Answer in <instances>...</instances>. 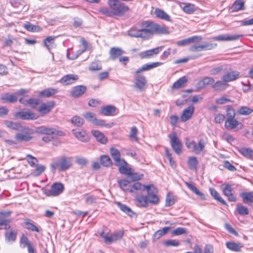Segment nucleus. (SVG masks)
<instances>
[{
  "instance_id": "1",
  "label": "nucleus",
  "mask_w": 253,
  "mask_h": 253,
  "mask_svg": "<svg viewBox=\"0 0 253 253\" xmlns=\"http://www.w3.org/2000/svg\"><path fill=\"white\" fill-rule=\"evenodd\" d=\"M195 141L193 138L186 137L185 144L186 148L195 154H200L203 152L209 143L208 137L203 133H200Z\"/></svg>"
},
{
  "instance_id": "2",
  "label": "nucleus",
  "mask_w": 253,
  "mask_h": 253,
  "mask_svg": "<svg viewBox=\"0 0 253 253\" xmlns=\"http://www.w3.org/2000/svg\"><path fill=\"white\" fill-rule=\"evenodd\" d=\"M227 119L224 122V127L226 129L240 130L244 128L243 124L235 118L236 113L231 105H227L226 108Z\"/></svg>"
},
{
  "instance_id": "3",
  "label": "nucleus",
  "mask_w": 253,
  "mask_h": 253,
  "mask_svg": "<svg viewBox=\"0 0 253 253\" xmlns=\"http://www.w3.org/2000/svg\"><path fill=\"white\" fill-rule=\"evenodd\" d=\"M37 131L38 133L44 135L42 137V140L45 142H49L56 138L65 135V132L62 130L44 126L38 127Z\"/></svg>"
},
{
  "instance_id": "4",
  "label": "nucleus",
  "mask_w": 253,
  "mask_h": 253,
  "mask_svg": "<svg viewBox=\"0 0 253 253\" xmlns=\"http://www.w3.org/2000/svg\"><path fill=\"white\" fill-rule=\"evenodd\" d=\"M110 230L107 227H104L100 233V237L103 239L104 243L111 244L113 242L121 240L124 235V230L116 231L113 234L109 235Z\"/></svg>"
},
{
  "instance_id": "5",
  "label": "nucleus",
  "mask_w": 253,
  "mask_h": 253,
  "mask_svg": "<svg viewBox=\"0 0 253 253\" xmlns=\"http://www.w3.org/2000/svg\"><path fill=\"white\" fill-rule=\"evenodd\" d=\"M149 39L152 38L154 34L165 35L169 34V28L165 25H160L151 21H147Z\"/></svg>"
},
{
  "instance_id": "6",
  "label": "nucleus",
  "mask_w": 253,
  "mask_h": 253,
  "mask_svg": "<svg viewBox=\"0 0 253 253\" xmlns=\"http://www.w3.org/2000/svg\"><path fill=\"white\" fill-rule=\"evenodd\" d=\"M140 28L136 27L131 28L128 31V35L131 37L140 38L144 40H149L147 21L141 22Z\"/></svg>"
},
{
  "instance_id": "7",
  "label": "nucleus",
  "mask_w": 253,
  "mask_h": 253,
  "mask_svg": "<svg viewBox=\"0 0 253 253\" xmlns=\"http://www.w3.org/2000/svg\"><path fill=\"white\" fill-rule=\"evenodd\" d=\"M108 4L110 8L113 10L114 16H124L129 10L128 6L118 0H109Z\"/></svg>"
},
{
  "instance_id": "8",
  "label": "nucleus",
  "mask_w": 253,
  "mask_h": 253,
  "mask_svg": "<svg viewBox=\"0 0 253 253\" xmlns=\"http://www.w3.org/2000/svg\"><path fill=\"white\" fill-rule=\"evenodd\" d=\"M72 161L71 157L62 156L58 160L52 163L50 167L53 170L57 169L59 171H65L72 167Z\"/></svg>"
},
{
  "instance_id": "9",
  "label": "nucleus",
  "mask_w": 253,
  "mask_h": 253,
  "mask_svg": "<svg viewBox=\"0 0 253 253\" xmlns=\"http://www.w3.org/2000/svg\"><path fill=\"white\" fill-rule=\"evenodd\" d=\"M147 191L148 202L152 205H156L160 202V199L158 197V190L153 184H149L145 187Z\"/></svg>"
},
{
  "instance_id": "10",
  "label": "nucleus",
  "mask_w": 253,
  "mask_h": 253,
  "mask_svg": "<svg viewBox=\"0 0 253 253\" xmlns=\"http://www.w3.org/2000/svg\"><path fill=\"white\" fill-rule=\"evenodd\" d=\"M64 190V185L61 182H54L51 185L50 189L43 188L44 195L47 197H56L61 194Z\"/></svg>"
},
{
  "instance_id": "11",
  "label": "nucleus",
  "mask_w": 253,
  "mask_h": 253,
  "mask_svg": "<svg viewBox=\"0 0 253 253\" xmlns=\"http://www.w3.org/2000/svg\"><path fill=\"white\" fill-rule=\"evenodd\" d=\"M34 131L28 127H24L20 133L15 135V138L18 142L29 141L33 138Z\"/></svg>"
},
{
  "instance_id": "12",
  "label": "nucleus",
  "mask_w": 253,
  "mask_h": 253,
  "mask_svg": "<svg viewBox=\"0 0 253 253\" xmlns=\"http://www.w3.org/2000/svg\"><path fill=\"white\" fill-rule=\"evenodd\" d=\"M217 44L215 42H205L201 44L191 45L188 50L191 52H201L202 51L211 50L215 48Z\"/></svg>"
},
{
  "instance_id": "13",
  "label": "nucleus",
  "mask_w": 253,
  "mask_h": 253,
  "mask_svg": "<svg viewBox=\"0 0 253 253\" xmlns=\"http://www.w3.org/2000/svg\"><path fill=\"white\" fill-rule=\"evenodd\" d=\"M170 139V143L173 151L178 155L181 153L182 150V143L177 137L175 132L169 135Z\"/></svg>"
},
{
  "instance_id": "14",
  "label": "nucleus",
  "mask_w": 253,
  "mask_h": 253,
  "mask_svg": "<svg viewBox=\"0 0 253 253\" xmlns=\"http://www.w3.org/2000/svg\"><path fill=\"white\" fill-rule=\"evenodd\" d=\"M222 192L229 202H236L237 200L236 193L230 184L225 183L222 185Z\"/></svg>"
},
{
  "instance_id": "15",
  "label": "nucleus",
  "mask_w": 253,
  "mask_h": 253,
  "mask_svg": "<svg viewBox=\"0 0 253 253\" xmlns=\"http://www.w3.org/2000/svg\"><path fill=\"white\" fill-rule=\"evenodd\" d=\"M14 117L23 120H34L38 119L39 117L38 114L30 110L21 111L16 112Z\"/></svg>"
},
{
  "instance_id": "16",
  "label": "nucleus",
  "mask_w": 253,
  "mask_h": 253,
  "mask_svg": "<svg viewBox=\"0 0 253 253\" xmlns=\"http://www.w3.org/2000/svg\"><path fill=\"white\" fill-rule=\"evenodd\" d=\"M55 106L54 101H49L46 102H42L38 107L37 111L42 115H45L50 112Z\"/></svg>"
},
{
  "instance_id": "17",
  "label": "nucleus",
  "mask_w": 253,
  "mask_h": 253,
  "mask_svg": "<svg viewBox=\"0 0 253 253\" xmlns=\"http://www.w3.org/2000/svg\"><path fill=\"white\" fill-rule=\"evenodd\" d=\"M203 40L201 36H193L186 39L177 41L176 44L178 46H184L187 45L201 42Z\"/></svg>"
},
{
  "instance_id": "18",
  "label": "nucleus",
  "mask_w": 253,
  "mask_h": 253,
  "mask_svg": "<svg viewBox=\"0 0 253 253\" xmlns=\"http://www.w3.org/2000/svg\"><path fill=\"white\" fill-rule=\"evenodd\" d=\"M163 47V46H160L142 51L139 53V57L141 59L150 58L159 53Z\"/></svg>"
},
{
  "instance_id": "19",
  "label": "nucleus",
  "mask_w": 253,
  "mask_h": 253,
  "mask_svg": "<svg viewBox=\"0 0 253 253\" xmlns=\"http://www.w3.org/2000/svg\"><path fill=\"white\" fill-rule=\"evenodd\" d=\"M242 34L230 35L229 34L220 35L211 38V39L216 41H232L239 40L243 37Z\"/></svg>"
},
{
  "instance_id": "20",
  "label": "nucleus",
  "mask_w": 253,
  "mask_h": 253,
  "mask_svg": "<svg viewBox=\"0 0 253 253\" xmlns=\"http://www.w3.org/2000/svg\"><path fill=\"white\" fill-rule=\"evenodd\" d=\"M134 86L140 90L144 89L146 86L147 80L145 77L140 74H135L134 73Z\"/></svg>"
},
{
  "instance_id": "21",
  "label": "nucleus",
  "mask_w": 253,
  "mask_h": 253,
  "mask_svg": "<svg viewBox=\"0 0 253 253\" xmlns=\"http://www.w3.org/2000/svg\"><path fill=\"white\" fill-rule=\"evenodd\" d=\"M79 79V76L75 74H67L63 76L59 81L63 85H69L74 84Z\"/></svg>"
},
{
  "instance_id": "22",
  "label": "nucleus",
  "mask_w": 253,
  "mask_h": 253,
  "mask_svg": "<svg viewBox=\"0 0 253 253\" xmlns=\"http://www.w3.org/2000/svg\"><path fill=\"white\" fill-rule=\"evenodd\" d=\"M72 132L74 136L81 141L86 142H88L90 139L89 134L84 129L80 128L73 129Z\"/></svg>"
},
{
  "instance_id": "23",
  "label": "nucleus",
  "mask_w": 253,
  "mask_h": 253,
  "mask_svg": "<svg viewBox=\"0 0 253 253\" xmlns=\"http://www.w3.org/2000/svg\"><path fill=\"white\" fill-rule=\"evenodd\" d=\"M86 90V86L84 85H76L72 88L70 95L74 98H79L83 95Z\"/></svg>"
},
{
  "instance_id": "24",
  "label": "nucleus",
  "mask_w": 253,
  "mask_h": 253,
  "mask_svg": "<svg viewBox=\"0 0 253 253\" xmlns=\"http://www.w3.org/2000/svg\"><path fill=\"white\" fill-rule=\"evenodd\" d=\"M194 107L192 105L189 106L184 109L180 115V121L185 122L190 120L194 114Z\"/></svg>"
},
{
  "instance_id": "25",
  "label": "nucleus",
  "mask_w": 253,
  "mask_h": 253,
  "mask_svg": "<svg viewBox=\"0 0 253 253\" xmlns=\"http://www.w3.org/2000/svg\"><path fill=\"white\" fill-rule=\"evenodd\" d=\"M240 77V73L237 71H230L226 72L222 76V80H224L227 83L233 82L238 79Z\"/></svg>"
},
{
  "instance_id": "26",
  "label": "nucleus",
  "mask_w": 253,
  "mask_h": 253,
  "mask_svg": "<svg viewBox=\"0 0 253 253\" xmlns=\"http://www.w3.org/2000/svg\"><path fill=\"white\" fill-rule=\"evenodd\" d=\"M163 64L162 62H156L150 63H147L143 65L140 68L135 71V74H140L141 72L150 70L153 68L159 67Z\"/></svg>"
},
{
  "instance_id": "27",
  "label": "nucleus",
  "mask_w": 253,
  "mask_h": 253,
  "mask_svg": "<svg viewBox=\"0 0 253 253\" xmlns=\"http://www.w3.org/2000/svg\"><path fill=\"white\" fill-rule=\"evenodd\" d=\"M118 164L119 165H116V166L119 167V170L121 173L126 175L127 176L129 174H131L132 169L129 167L128 164L125 160H123Z\"/></svg>"
},
{
  "instance_id": "28",
  "label": "nucleus",
  "mask_w": 253,
  "mask_h": 253,
  "mask_svg": "<svg viewBox=\"0 0 253 253\" xmlns=\"http://www.w3.org/2000/svg\"><path fill=\"white\" fill-rule=\"evenodd\" d=\"M0 100L3 103H14L18 100L17 94L5 93L0 96Z\"/></svg>"
},
{
  "instance_id": "29",
  "label": "nucleus",
  "mask_w": 253,
  "mask_h": 253,
  "mask_svg": "<svg viewBox=\"0 0 253 253\" xmlns=\"http://www.w3.org/2000/svg\"><path fill=\"white\" fill-rule=\"evenodd\" d=\"M147 200L146 196L142 194L137 195L135 198L136 205L139 208H147L148 206Z\"/></svg>"
},
{
  "instance_id": "30",
  "label": "nucleus",
  "mask_w": 253,
  "mask_h": 253,
  "mask_svg": "<svg viewBox=\"0 0 253 253\" xmlns=\"http://www.w3.org/2000/svg\"><path fill=\"white\" fill-rule=\"evenodd\" d=\"M214 80L212 77H206L200 80L197 83V86L199 89H202L207 86L211 85L212 88Z\"/></svg>"
},
{
  "instance_id": "31",
  "label": "nucleus",
  "mask_w": 253,
  "mask_h": 253,
  "mask_svg": "<svg viewBox=\"0 0 253 253\" xmlns=\"http://www.w3.org/2000/svg\"><path fill=\"white\" fill-rule=\"evenodd\" d=\"M229 86L228 83L221 79V80H217L213 82L212 89L215 91H222L225 90Z\"/></svg>"
},
{
  "instance_id": "32",
  "label": "nucleus",
  "mask_w": 253,
  "mask_h": 253,
  "mask_svg": "<svg viewBox=\"0 0 253 253\" xmlns=\"http://www.w3.org/2000/svg\"><path fill=\"white\" fill-rule=\"evenodd\" d=\"M117 108L113 105H107L102 107L100 114L105 116H113L115 115Z\"/></svg>"
},
{
  "instance_id": "33",
  "label": "nucleus",
  "mask_w": 253,
  "mask_h": 253,
  "mask_svg": "<svg viewBox=\"0 0 253 253\" xmlns=\"http://www.w3.org/2000/svg\"><path fill=\"white\" fill-rule=\"evenodd\" d=\"M226 247L228 250L233 252H240L244 245L241 243L229 241L226 243Z\"/></svg>"
},
{
  "instance_id": "34",
  "label": "nucleus",
  "mask_w": 253,
  "mask_h": 253,
  "mask_svg": "<svg viewBox=\"0 0 253 253\" xmlns=\"http://www.w3.org/2000/svg\"><path fill=\"white\" fill-rule=\"evenodd\" d=\"M154 14L158 18L166 21H171L170 16L162 9L156 8L154 10Z\"/></svg>"
},
{
  "instance_id": "35",
  "label": "nucleus",
  "mask_w": 253,
  "mask_h": 253,
  "mask_svg": "<svg viewBox=\"0 0 253 253\" xmlns=\"http://www.w3.org/2000/svg\"><path fill=\"white\" fill-rule=\"evenodd\" d=\"M91 132L98 142L103 144L107 143L108 141L107 138L102 132L96 130H93Z\"/></svg>"
},
{
  "instance_id": "36",
  "label": "nucleus",
  "mask_w": 253,
  "mask_h": 253,
  "mask_svg": "<svg viewBox=\"0 0 253 253\" xmlns=\"http://www.w3.org/2000/svg\"><path fill=\"white\" fill-rule=\"evenodd\" d=\"M85 204L87 205H92L97 204L98 198L89 193H86L83 195Z\"/></svg>"
},
{
  "instance_id": "37",
  "label": "nucleus",
  "mask_w": 253,
  "mask_h": 253,
  "mask_svg": "<svg viewBox=\"0 0 253 253\" xmlns=\"http://www.w3.org/2000/svg\"><path fill=\"white\" fill-rule=\"evenodd\" d=\"M188 81V79L186 76H183L175 82L171 86L172 89H179L183 87Z\"/></svg>"
},
{
  "instance_id": "38",
  "label": "nucleus",
  "mask_w": 253,
  "mask_h": 253,
  "mask_svg": "<svg viewBox=\"0 0 253 253\" xmlns=\"http://www.w3.org/2000/svg\"><path fill=\"white\" fill-rule=\"evenodd\" d=\"M57 92V88H47L42 90L39 93V96L42 97L49 98L55 94Z\"/></svg>"
},
{
  "instance_id": "39",
  "label": "nucleus",
  "mask_w": 253,
  "mask_h": 253,
  "mask_svg": "<svg viewBox=\"0 0 253 253\" xmlns=\"http://www.w3.org/2000/svg\"><path fill=\"white\" fill-rule=\"evenodd\" d=\"M110 153L115 162V165H119L118 163L123 160L121 158V154L118 149L114 147H111L110 150Z\"/></svg>"
},
{
  "instance_id": "40",
  "label": "nucleus",
  "mask_w": 253,
  "mask_h": 253,
  "mask_svg": "<svg viewBox=\"0 0 253 253\" xmlns=\"http://www.w3.org/2000/svg\"><path fill=\"white\" fill-rule=\"evenodd\" d=\"M11 213L10 211H0V225H7L11 222L10 219H5L4 218L10 216Z\"/></svg>"
},
{
  "instance_id": "41",
  "label": "nucleus",
  "mask_w": 253,
  "mask_h": 253,
  "mask_svg": "<svg viewBox=\"0 0 253 253\" xmlns=\"http://www.w3.org/2000/svg\"><path fill=\"white\" fill-rule=\"evenodd\" d=\"M124 53V51L121 48L115 47H112L109 52L110 58L113 60L118 58Z\"/></svg>"
},
{
  "instance_id": "42",
  "label": "nucleus",
  "mask_w": 253,
  "mask_h": 253,
  "mask_svg": "<svg viewBox=\"0 0 253 253\" xmlns=\"http://www.w3.org/2000/svg\"><path fill=\"white\" fill-rule=\"evenodd\" d=\"M243 202L251 205L253 203V191L248 192H243L241 194Z\"/></svg>"
},
{
  "instance_id": "43",
  "label": "nucleus",
  "mask_w": 253,
  "mask_h": 253,
  "mask_svg": "<svg viewBox=\"0 0 253 253\" xmlns=\"http://www.w3.org/2000/svg\"><path fill=\"white\" fill-rule=\"evenodd\" d=\"M210 193L212 197L223 205L227 206L226 202L221 197L220 194L214 188H211Z\"/></svg>"
},
{
  "instance_id": "44",
  "label": "nucleus",
  "mask_w": 253,
  "mask_h": 253,
  "mask_svg": "<svg viewBox=\"0 0 253 253\" xmlns=\"http://www.w3.org/2000/svg\"><path fill=\"white\" fill-rule=\"evenodd\" d=\"M116 204L123 212L126 213L128 215L132 216L133 214H134V212L129 207L126 205L123 204L120 202H117L116 203Z\"/></svg>"
},
{
  "instance_id": "45",
  "label": "nucleus",
  "mask_w": 253,
  "mask_h": 253,
  "mask_svg": "<svg viewBox=\"0 0 253 253\" xmlns=\"http://www.w3.org/2000/svg\"><path fill=\"white\" fill-rule=\"evenodd\" d=\"M245 2L243 0H236L231 6L233 11H238L245 9Z\"/></svg>"
},
{
  "instance_id": "46",
  "label": "nucleus",
  "mask_w": 253,
  "mask_h": 253,
  "mask_svg": "<svg viewBox=\"0 0 253 253\" xmlns=\"http://www.w3.org/2000/svg\"><path fill=\"white\" fill-rule=\"evenodd\" d=\"M182 10L186 14H191L196 11L197 10V7L194 4L185 3L182 7Z\"/></svg>"
},
{
  "instance_id": "47",
  "label": "nucleus",
  "mask_w": 253,
  "mask_h": 253,
  "mask_svg": "<svg viewBox=\"0 0 253 253\" xmlns=\"http://www.w3.org/2000/svg\"><path fill=\"white\" fill-rule=\"evenodd\" d=\"M147 185H142L139 182H134L132 184H131L129 192L130 193H136L138 191L145 189V187Z\"/></svg>"
},
{
  "instance_id": "48",
  "label": "nucleus",
  "mask_w": 253,
  "mask_h": 253,
  "mask_svg": "<svg viewBox=\"0 0 253 253\" xmlns=\"http://www.w3.org/2000/svg\"><path fill=\"white\" fill-rule=\"evenodd\" d=\"M185 184L189 189L195 194L199 196L202 199L205 200L206 199L205 194L200 192L194 184L188 182H186Z\"/></svg>"
},
{
  "instance_id": "49",
  "label": "nucleus",
  "mask_w": 253,
  "mask_h": 253,
  "mask_svg": "<svg viewBox=\"0 0 253 253\" xmlns=\"http://www.w3.org/2000/svg\"><path fill=\"white\" fill-rule=\"evenodd\" d=\"M24 226L27 229L32 231L39 232V228L34 224V222L29 219H26L24 222Z\"/></svg>"
},
{
  "instance_id": "50",
  "label": "nucleus",
  "mask_w": 253,
  "mask_h": 253,
  "mask_svg": "<svg viewBox=\"0 0 253 253\" xmlns=\"http://www.w3.org/2000/svg\"><path fill=\"white\" fill-rule=\"evenodd\" d=\"M100 163L105 167H110L113 165L111 159L110 157L107 155H103L100 156Z\"/></svg>"
},
{
  "instance_id": "51",
  "label": "nucleus",
  "mask_w": 253,
  "mask_h": 253,
  "mask_svg": "<svg viewBox=\"0 0 253 253\" xmlns=\"http://www.w3.org/2000/svg\"><path fill=\"white\" fill-rule=\"evenodd\" d=\"M121 188L124 191L129 192L131 182L127 179H121L118 181Z\"/></svg>"
},
{
  "instance_id": "52",
  "label": "nucleus",
  "mask_w": 253,
  "mask_h": 253,
  "mask_svg": "<svg viewBox=\"0 0 253 253\" xmlns=\"http://www.w3.org/2000/svg\"><path fill=\"white\" fill-rule=\"evenodd\" d=\"M253 113V109L248 106H241L238 110V114L241 116H249Z\"/></svg>"
},
{
  "instance_id": "53",
  "label": "nucleus",
  "mask_w": 253,
  "mask_h": 253,
  "mask_svg": "<svg viewBox=\"0 0 253 253\" xmlns=\"http://www.w3.org/2000/svg\"><path fill=\"white\" fill-rule=\"evenodd\" d=\"M93 124L98 126L106 127L107 128H111L114 125V123H106L105 120L99 119L97 118Z\"/></svg>"
},
{
  "instance_id": "54",
  "label": "nucleus",
  "mask_w": 253,
  "mask_h": 253,
  "mask_svg": "<svg viewBox=\"0 0 253 253\" xmlns=\"http://www.w3.org/2000/svg\"><path fill=\"white\" fill-rule=\"evenodd\" d=\"M24 28L31 32H39L42 31V28L38 25H33L28 22L24 25Z\"/></svg>"
},
{
  "instance_id": "55",
  "label": "nucleus",
  "mask_w": 253,
  "mask_h": 253,
  "mask_svg": "<svg viewBox=\"0 0 253 253\" xmlns=\"http://www.w3.org/2000/svg\"><path fill=\"white\" fill-rule=\"evenodd\" d=\"M55 38L56 37L55 36H49L44 40L43 44L48 50H50L53 47Z\"/></svg>"
},
{
  "instance_id": "56",
  "label": "nucleus",
  "mask_w": 253,
  "mask_h": 253,
  "mask_svg": "<svg viewBox=\"0 0 253 253\" xmlns=\"http://www.w3.org/2000/svg\"><path fill=\"white\" fill-rule=\"evenodd\" d=\"M236 211L241 215H247L249 213L248 208L240 204H238L236 205Z\"/></svg>"
},
{
  "instance_id": "57",
  "label": "nucleus",
  "mask_w": 253,
  "mask_h": 253,
  "mask_svg": "<svg viewBox=\"0 0 253 253\" xmlns=\"http://www.w3.org/2000/svg\"><path fill=\"white\" fill-rule=\"evenodd\" d=\"M187 164L190 169H196L198 166V161L196 157H190L188 158Z\"/></svg>"
},
{
  "instance_id": "58",
  "label": "nucleus",
  "mask_w": 253,
  "mask_h": 253,
  "mask_svg": "<svg viewBox=\"0 0 253 253\" xmlns=\"http://www.w3.org/2000/svg\"><path fill=\"white\" fill-rule=\"evenodd\" d=\"M17 234V231L11 230L5 232L4 236L5 239L8 242H14L16 239Z\"/></svg>"
},
{
  "instance_id": "59",
  "label": "nucleus",
  "mask_w": 253,
  "mask_h": 253,
  "mask_svg": "<svg viewBox=\"0 0 253 253\" xmlns=\"http://www.w3.org/2000/svg\"><path fill=\"white\" fill-rule=\"evenodd\" d=\"M71 123L75 126H81L84 124V121L82 117L75 115L72 118Z\"/></svg>"
},
{
  "instance_id": "60",
  "label": "nucleus",
  "mask_w": 253,
  "mask_h": 253,
  "mask_svg": "<svg viewBox=\"0 0 253 253\" xmlns=\"http://www.w3.org/2000/svg\"><path fill=\"white\" fill-rule=\"evenodd\" d=\"M138 132V130L136 126H133L131 127L130 130V133L129 135V139L131 141H134L135 142H138L139 138L137 136V134Z\"/></svg>"
},
{
  "instance_id": "61",
  "label": "nucleus",
  "mask_w": 253,
  "mask_h": 253,
  "mask_svg": "<svg viewBox=\"0 0 253 253\" xmlns=\"http://www.w3.org/2000/svg\"><path fill=\"white\" fill-rule=\"evenodd\" d=\"M239 153L243 156L251 158L253 156V150L248 148H241L239 150Z\"/></svg>"
},
{
  "instance_id": "62",
  "label": "nucleus",
  "mask_w": 253,
  "mask_h": 253,
  "mask_svg": "<svg viewBox=\"0 0 253 253\" xmlns=\"http://www.w3.org/2000/svg\"><path fill=\"white\" fill-rule=\"evenodd\" d=\"M170 230V227H165L161 229L157 230L154 234V237L155 239H159L163 236L166 234Z\"/></svg>"
},
{
  "instance_id": "63",
  "label": "nucleus",
  "mask_w": 253,
  "mask_h": 253,
  "mask_svg": "<svg viewBox=\"0 0 253 253\" xmlns=\"http://www.w3.org/2000/svg\"><path fill=\"white\" fill-rule=\"evenodd\" d=\"M26 159L29 165L32 168L35 167L39 162L38 160L36 157L30 154L27 155Z\"/></svg>"
},
{
  "instance_id": "64",
  "label": "nucleus",
  "mask_w": 253,
  "mask_h": 253,
  "mask_svg": "<svg viewBox=\"0 0 253 253\" xmlns=\"http://www.w3.org/2000/svg\"><path fill=\"white\" fill-rule=\"evenodd\" d=\"M88 69L91 71H99L102 69V66L98 61H94L91 62Z\"/></svg>"
}]
</instances>
